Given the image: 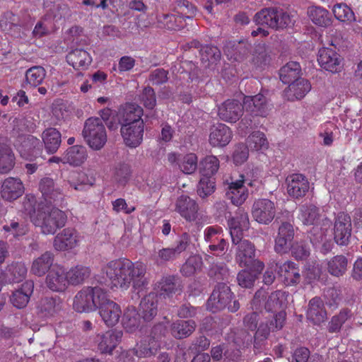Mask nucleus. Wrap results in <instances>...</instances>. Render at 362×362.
Here are the masks:
<instances>
[{
    "mask_svg": "<svg viewBox=\"0 0 362 362\" xmlns=\"http://www.w3.org/2000/svg\"><path fill=\"white\" fill-rule=\"evenodd\" d=\"M299 211L298 218L304 225H315L320 218V209L313 204L300 206Z\"/></svg>",
    "mask_w": 362,
    "mask_h": 362,
    "instance_id": "36",
    "label": "nucleus"
},
{
    "mask_svg": "<svg viewBox=\"0 0 362 362\" xmlns=\"http://www.w3.org/2000/svg\"><path fill=\"white\" fill-rule=\"evenodd\" d=\"M98 308L100 317L107 326L113 327L119 322L122 313L120 307L115 302L109 299L106 293Z\"/></svg>",
    "mask_w": 362,
    "mask_h": 362,
    "instance_id": "16",
    "label": "nucleus"
},
{
    "mask_svg": "<svg viewBox=\"0 0 362 362\" xmlns=\"http://www.w3.org/2000/svg\"><path fill=\"white\" fill-rule=\"evenodd\" d=\"M240 180H233L228 183L226 188V197L228 199L230 200L231 203L235 206L243 204L248 197V191L244 184L252 186L253 183L251 181L244 180L243 175H240Z\"/></svg>",
    "mask_w": 362,
    "mask_h": 362,
    "instance_id": "13",
    "label": "nucleus"
},
{
    "mask_svg": "<svg viewBox=\"0 0 362 362\" xmlns=\"http://www.w3.org/2000/svg\"><path fill=\"white\" fill-rule=\"evenodd\" d=\"M233 298L230 287L225 282H218L207 300V309L212 313L226 308Z\"/></svg>",
    "mask_w": 362,
    "mask_h": 362,
    "instance_id": "7",
    "label": "nucleus"
},
{
    "mask_svg": "<svg viewBox=\"0 0 362 362\" xmlns=\"http://www.w3.org/2000/svg\"><path fill=\"white\" fill-rule=\"evenodd\" d=\"M232 135V132L228 126L218 123L210 129L209 143L214 147L226 146L230 141Z\"/></svg>",
    "mask_w": 362,
    "mask_h": 362,
    "instance_id": "26",
    "label": "nucleus"
},
{
    "mask_svg": "<svg viewBox=\"0 0 362 362\" xmlns=\"http://www.w3.org/2000/svg\"><path fill=\"white\" fill-rule=\"evenodd\" d=\"M216 189L215 178L200 175L199 181L197 186L198 195L202 198H206L212 194Z\"/></svg>",
    "mask_w": 362,
    "mask_h": 362,
    "instance_id": "54",
    "label": "nucleus"
},
{
    "mask_svg": "<svg viewBox=\"0 0 362 362\" xmlns=\"http://www.w3.org/2000/svg\"><path fill=\"white\" fill-rule=\"evenodd\" d=\"M232 243L236 245L235 261L240 267L251 262V258L255 256V247L253 243L247 240H243V235H233Z\"/></svg>",
    "mask_w": 362,
    "mask_h": 362,
    "instance_id": "15",
    "label": "nucleus"
},
{
    "mask_svg": "<svg viewBox=\"0 0 362 362\" xmlns=\"http://www.w3.org/2000/svg\"><path fill=\"white\" fill-rule=\"evenodd\" d=\"M352 225L351 217L344 212L339 213L335 217L333 235L334 242L341 246L347 245L351 236Z\"/></svg>",
    "mask_w": 362,
    "mask_h": 362,
    "instance_id": "9",
    "label": "nucleus"
},
{
    "mask_svg": "<svg viewBox=\"0 0 362 362\" xmlns=\"http://www.w3.org/2000/svg\"><path fill=\"white\" fill-rule=\"evenodd\" d=\"M310 82L300 78L288 84V87L285 90V97L291 101L300 100L310 90Z\"/></svg>",
    "mask_w": 362,
    "mask_h": 362,
    "instance_id": "31",
    "label": "nucleus"
},
{
    "mask_svg": "<svg viewBox=\"0 0 362 362\" xmlns=\"http://www.w3.org/2000/svg\"><path fill=\"white\" fill-rule=\"evenodd\" d=\"M348 259L344 255H336L327 263V272L334 276H343L347 269Z\"/></svg>",
    "mask_w": 362,
    "mask_h": 362,
    "instance_id": "50",
    "label": "nucleus"
},
{
    "mask_svg": "<svg viewBox=\"0 0 362 362\" xmlns=\"http://www.w3.org/2000/svg\"><path fill=\"white\" fill-rule=\"evenodd\" d=\"M183 49L185 52L192 49L196 57L197 53L199 52L201 56V61L206 67L210 64H216L221 57V51L217 47L212 45L202 47L201 43L197 40H193L190 42L186 43Z\"/></svg>",
    "mask_w": 362,
    "mask_h": 362,
    "instance_id": "8",
    "label": "nucleus"
},
{
    "mask_svg": "<svg viewBox=\"0 0 362 362\" xmlns=\"http://www.w3.org/2000/svg\"><path fill=\"white\" fill-rule=\"evenodd\" d=\"M261 91L255 95H247L244 97L243 104L246 112L256 117H267L271 110L268 99L264 93Z\"/></svg>",
    "mask_w": 362,
    "mask_h": 362,
    "instance_id": "10",
    "label": "nucleus"
},
{
    "mask_svg": "<svg viewBox=\"0 0 362 362\" xmlns=\"http://www.w3.org/2000/svg\"><path fill=\"white\" fill-rule=\"evenodd\" d=\"M138 313L145 322L151 321L158 313L157 296L151 293L143 298Z\"/></svg>",
    "mask_w": 362,
    "mask_h": 362,
    "instance_id": "29",
    "label": "nucleus"
},
{
    "mask_svg": "<svg viewBox=\"0 0 362 362\" xmlns=\"http://www.w3.org/2000/svg\"><path fill=\"white\" fill-rule=\"evenodd\" d=\"M244 104L237 100H227L218 107L219 117L227 122H236L243 114Z\"/></svg>",
    "mask_w": 362,
    "mask_h": 362,
    "instance_id": "19",
    "label": "nucleus"
},
{
    "mask_svg": "<svg viewBox=\"0 0 362 362\" xmlns=\"http://www.w3.org/2000/svg\"><path fill=\"white\" fill-rule=\"evenodd\" d=\"M202 265V259L199 255H194L189 256L185 263L182 264V272L187 276L194 274L199 270Z\"/></svg>",
    "mask_w": 362,
    "mask_h": 362,
    "instance_id": "61",
    "label": "nucleus"
},
{
    "mask_svg": "<svg viewBox=\"0 0 362 362\" xmlns=\"http://www.w3.org/2000/svg\"><path fill=\"white\" fill-rule=\"evenodd\" d=\"M249 225L247 213L243 209H238L235 216L228 219L230 236L233 237V235H243V230L247 229Z\"/></svg>",
    "mask_w": 362,
    "mask_h": 362,
    "instance_id": "33",
    "label": "nucleus"
},
{
    "mask_svg": "<svg viewBox=\"0 0 362 362\" xmlns=\"http://www.w3.org/2000/svg\"><path fill=\"white\" fill-rule=\"evenodd\" d=\"M24 192V187L18 178L8 177L1 185V197L4 199L11 202L20 197Z\"/></svg>",
    "mask_w": 362,
    "mask_h": 362,
    "instance_id": "28",
    "label": "nucleus"
},
{
    "mask_svg": "<svg viewBox=\"0 0 362 362\" xmlns=\"http://www.w3.org/2000/svg\"><path fill=\"white\" fill-rule=\"evenodd\" d=\"M79 242V235L74 228H64L54 239L53 246L58 251L75 247Z\"/></svg>",
    "mask_w": 362,
    "mask_h": 362,
    "instance_id": "23",
    "label": "nucleus"
},
{
    "mask_svg": "<svg viewBox=\"0 0 362 362\" xmlns=\"http://www.w3.org/2000/svg\"><path fill=\"white\" fill-rule=\"evenodd\" d=\"M287 192L294 199L304 197L310 189V184L305 175L299 173L288 175L286 179Z\"/></svg>",
    "mask_w": 362,
    "mask_h": 362,
    "instance_id": "20",
    "label": "nucleus"
},
{
    "mask_svg": "<svg viewBox=\"0 0 362 362\" xmlns=\"http://www.w3.org/2000/svg\"><path fill=\"white\" fill-rule=\"evenodd\" d=\"M60 132L55 128H48L42 132V141L47 153L57 152L62 142Z\"/></svg>",
    "mask_w": 362,
    "mask_h": 362,
    "instance_id": "43",
    "label": "nucleus"
},
{
    "mask_svg": "<svg viewBox=\"0 0 362 362\" xmlns=\"http://www.w3.org/2000/svg\"><path fill=\"white\" fill-rule=\"evenodd\" d=\"M352 313L349 309L341 310L338 315L333 316L328 324L327 329L329 333H337L340 331L341 326L349 318Z\"/></svg>",
    "mask_w": 362,
    "mask_h": 362,
    "instance_id": "55",
    "label": "nucleus"
},
{
    "mask_svg": "<svg viewBox=\"0 0 362 362\" xmlns=\"http://www.w3.org/2000/svg\"><path fill=\"white\" fill-rule=\"evenodd\" d=\"M256 279L257 274H253L248 269H243L237 275L238 283L243 288L252 287Z\"/></svg>",
    "mask_w": 362,
    "mask_h": 362,
    "instance_id": "63",
    "label": "nucleus"
},
{
    "mask_svg": "<svg viewBox=\"0 0 362 362\" xmlns=\"http://www.w3.org/2000/svg\"><path fill=\"white\" fill-rule=\"evenodd\" d=\"M38 188L47 202L62 206L64 195L61 187L52 178L42 177L39 182Z\"/></svg>",
    "mask_w": 362,
    "mask_h": 362,
    "instance_id": "12",
    "label": "nucleus"
},
{
    "mask_svg": "<svg viewBox=\"0 0 362 362\" xmlns=\"http://www.w3.org/2000/svg\"><path fill=\"white\" fill-rule=\"evenodd\" d=\"M278 275L284 278L287 284H296L300 281V269L291 261L279 262Z\"/></svg>",
    "mask_w": 362,
    "mask_h": 362,
    "instance_id": "34",
    "label": "nucleus"
},
{
    "mask_svg": "<svg viewBox=\"0 0 362 362\" xmlns=\"http://www.w3.org/2000/svg\"><path fill=\"white\" fill-rule=\"evenodd\" d=\"M270 23L272 29H284L294 24V16L283 9L274 7L272 19Z\"/></svg>",
    "mask_w": 362,
    "mask_h": 362,
    "instance_id": "44",
    "label": "nucleus"
},
{
    "mask_svg": "<svg viewBox=\"0 0 362 362\" xmlns=\"http://www.w3.org/2000/svg\"><path fill=\"white\" fill-rule=\"evenodd\" d=\"M209 276L216 281H228L230 274L228 268L223 264H216L211 266Z\"/></svg>",
    "mask_w": 362,
    "mask_h": 362,
    "instance_id": "60",
    "label": "nucleus"
},
{
    "mask_svg": "<svg viewBox=\"0 0 362 362\" xmlns=\"http://www.w3.org/2000/svg\"><path fill=\"white\" fill-rule=\"evenodd\" d=\"M87 158L86 148L83 146L75 145L69 148L64 157V163L74 166H79Z\"/></svg>",
    "mask_w": 362,
    "mask_h": 362,
    "instance_id": "39",
    "label": "nucleus"
},
{
    "mask_svg": "<svg viewBox=\"0 0 362 362\" xmlns=\"http://www.w3.org/2000/svg\"><path fill=\"white\" fill-rule=\"evenodd\" d=\"M247 146L252 151H260L268 148V141L264 134L257 131L247 137Z\"/></svg>",
    "mask_w": 362,
    "mask_h": 362,
    "instance_id": "56",
    "label": "nucleus"
},
{
    "mask_svg": "<svg viewBox=\"0 0 362 362\" xmlns=\"http://www.w3.org/2000/svg\"><path fill=\"white\" fill-rule=\"evenodd\" d=\"M123 336L121 330L112 329L98 335L97 339L98 349L102 354H112Z\"/></svg>",
    "mask_w": 362,
    "mask_h": 362,
    "instance_id": "22",
    "label": "nucleus"
},
{
    "mask_svg": "<svg viewBox=\"0 0 362 362\" xmlns=\"http://www.w3.org/2000/svg\"><path fill=\"white\" fill-rule=\"evenodd\" d=\"M333 13L335 18L342 22L353 21L355 16L353 11L345 4H337L333 6Z\"/></svg>",
    "mask_w": 362,
    "mask_h": 362,
    "instance_id": "59",
    "label": "nucleus"
},
{
    "mask_svg": "<svg viewBox=\"0 0 362 362\" xmlns=\"http://www.w3.org/2000/svg\"><path fill=\"white\" fill-rule=\"evenodd\" d=\"M219 168V160L214 156L205 157L200 163V175L214 177Z\"/></svg>",
    "mask_w": 362,
    "mask_h": 362,
    "instance_id": "52",
    "label": "nucleus"
},
{
    "mask_svg": "<svg viewBox=\"0 0 362 362\" xmlns=\"http://www.w3.org/2000/svg\"><path fill=\"white\" fill-rule=\"evenodd\" d=\"M308 15L313 23L321 27L331 25L332 21L327 10L320 6H310L308 9Z\"/></svg>",
    "mask_w": 362,
    "mask_h": 362,
    "instance_id": "49",
    "label": "nucleus"
},
{
    "mask_svg": "<svg viewBox=\"0 0 362 362\" xmlns=\"http://www.w3.org/2000/svg\"><path fill=\"white\" fill-rule=\"evenodd\" d=\"M82 135L88 145L94 150L101 149L107 142V133L101 119L91 117L83 125Z\"/></svg>",
    "mask_w": 362,
    "mask_h": 362,
    "instance_id": "4",
    "label": "nucleus"
},
{
    "mask_svg": "<svg viewBox=\"0 0 362 362\" xmlns=\"http://www.w3.org/2000/svg\"><path fill=\"white\" fill-rule=\"evenodd\" d=\"M21 25L20 17L11 11L5 12L0 19L1 30L11 35L19 34Z\"/></svg>",
    "mask_w": 362,
    "mask_h": 362,
    "instance_id": "37",
    "label": "nucleus"
},
{
    "mask_svg": "<svg viewBox=\"0 0 362 362\" xmlns=\"http://www.w3.org/2000/svg\"><path fill=\"white\" fill-rule=\"evenodd\" d=\"M286 313L284 310L279 311L272 319L259 324L254 335V346L260 348L269 338L271 332L281 330L286 322Z\"/></svg>",
    "mask_w": 362,
    "mask_h": 362,
    "instance_id": "6",
    "label": "nucleus"
},
{
    "mask_svg": "<svg viewBox=\"0 0 362 362\" xmlns=\"http://www.w3.org/2000/svg\"><path fill=\"white\" fill-rule=\"evenodd\" d=\"M317 61L320 66L332 73L340 71L341 58L334 50L328 47L319 49Z\"/></svg>",
    "mask_w": 362,
    "mask_h": 362,
    "instance_id": "21",
    "label": "nucleus"
},
{
    "mask_svg": "<svg viewBox=\"0 0 362 362\" xmlns=\"http://www.w3.org/2000/svg\"><path fill=\"white\" fill-rule=\"evenodd\" d=\"M180 253L179 246L177 248H163L158 252L155 258L157 264H163L175 259Z\"/></svg>",
    "mask_w": 362,
    "mask_h": 362,
    "instance_id": "64",
    "label": "nucleus"
},
{
    "mask_svg": "<svg viewBox=\"0 0 362 362\" xmlns=\"http://www.w3.org/2000/svg\"><path fill=\"white\" fill-rule=\"evenodd\" d=\"M30 219L35 226L40 228L42 233L49 235L54 234L65 226L66 215L57 208L49 210L47 207H41L30 215Z\"/></svg>",
    "mask_w": 362,
    "mask_h": 362,
    "instance_id": "2",
    "label": "nucleus"
},
{
    "mask_svg": "<svg viewBox=\"0 0 362 362\" xmlns=\"http://www.w3.org/2000/svg\"><path fill=\"white\" fill-rule=\"evenodd\" d=\"M66 273L69 284L77 286L83 284L90 276L91 270L88 267L77 265Z\"/></svg>",
    "mask_w": 362,
    "mask_h": 362,
    "instance_id": "47",
    "label": "nucleus"
},
{
    "mask_svg": "<svg viewBox=\"0 0 362 362\" xmlns=\"http://www.w3.org/2000/svg\"><path fill=\"white\" fill-rule=\"evenodd\" d=\"M307 318L315 325H320L327 318L324 303L320 297L313 298L309 301Z\"/></svg>",
    "mask_w": 362,
    "mask_h": 362,
    "instance_id": "30",
    "label": "nucleus"
},
{
    "mask_svg": "<svg viewBox=\"0 0 362 362\" xmlns=\"http://www.w3.org/2000/svg\"><path fill=\"white\" fill-rule=\"evenodd\" d=\"M112 288L127 290L131 286L134 292L139 293L148 288L149 278L146 266L141 262H132L127 259H118L109 262L104 267Z\"/></svg>",
    "mask_w": 362,
    "mask_h": 362,
    "instance_id": "1",
    "label": "nucleus"
},
{
    "mask_svg": "<svg viewBox=\"0 0 362 362\" xmlns=\"http://www.w3.org/2000/svg\"><path fill=\"white\" fill-rule=\"evenodd\" d=\"M66 276L62 267H54L46 277V285L52 291L62 292L69 285Z\"/></svg>",
    "mask_w": 362,
    "mask_h": 362,
    "instance_id": "25",
    "label": "nucleus"
},
{
    "mask_svg": "<svg viewBox=\"0 0 362 362\" xmlns=\"http://www.w3.org/2000/svg\"><path fill=\"white\" fill-rule=\"evenodd\" d=\"M159 346L158 343L147 337L137 343L132 351L139 358L150 357L156 353Z\"/></svg>",
    "mask_w": 362,
    "mask_h": 362,
    "instance_id": "42",
    "label": "nucleus"
},
{
    "mask_svg": "<svg viewBox=\"0 0 362 362\" xmlns=\"http://www.w3.org/2000/svg\"><path fill=\"white\" fill-rule=\"evenodd\" d=\"M18 149L21 156L28 160H34L42 157V142L32 135L21 136Z\"/></svg>",
    "mask_w": 362,
    "mask_h": 362,
    "instance_id": "14",
    "label": "nucleus"
},
{
    "mask_svg": "<svg viewBox=\"0 0 362 362\" xmlns=\"http://www.w3.org/2000/svg\"><path fill=\"white\" fill-rule=\"evenodd\" d=\"M3 230L12 235L13 237L17 238L25 235L28 231V228L23 222L12 220L9 224L3 226Z\"/></svg>",
    "mask_w": 362,
    "mask_h": 362,
    "instance_id": "62",
    "label": "nucleus"
},
{
    "mask_svg": "<svg viewBox=\"0 0 362 362\" xmlns=\"http://www.w3.org/2000/svg\"><path fill=\"white\" fill-rule=\"evenodd\" d=\"M253 218L260 224L268 225L276 215L274 203L268 199H259L254 202L252 207Z\"/></svg>",
    "mask_w": 362,
    "mask_h": 362,
    "instance_id": "11",
    "label": "nucleus"
},
{
    "mask_svg": "<svg viewBox=\"0 0 362 362\" xmlns=\"http://www.w3.org/2000/svg\"><path fill=\"white\" fill-rule=\"evenodd\" d=\"M66 62L75 69H86L91 63L92 59L88 52L83 49H75L68 53Z\"/></svg>",
    "mask_w": 362,
    "mask_h": 362,
    "instance_id": "35",
    "label": "nucleus"
},
{
    "mask_svg": "<svg viewBox=\"0 0 362 362\" xmlns=\"http://www.w3.org/2000/svg\"><path fill=\"white\" fill-rule=\"evenodd\" d=\"M204 239L209 243V250L211 252L222 253L228 247V243L223 238V230L220 227H208L204 232Z\"/></svg>",
    "mask_w": 362,
    "mask_h": 362,
    "instance_id": "24",
    "label": "nucleus"
},
{
    "mask_svg": "<svg viewBox=\"0 0 362 362\" xmlns=\"http://www.w3.org/2000/svg\"><path fill=\"white\" fill-rule=\"evenodd\" d=\"M28 269L22 262H13L6 269V275L8 279L17 283L21 281L26 276Z\"/></svg>",
    "mask_w": 362,
    "mask_h": 362,
    "instance_id": "51",
    "label": "nucleus"
},
{
    "mask_svg": "<svg viewBox=\"0 0 362 362\" xmlns=\"http://www.w3.org/2000/svg\"><path fill=\"white\" fill-rule=\"evenodd\" d=\"M131 166L125 163L116 164L112 170V179L117 186H125L131 180Z\"/></svg>",
    "mask_w": 362,
    "mask_h": 362,
    "instance_id": "41",
    "label": "nucleus"
},
{
    "mask_svg": "<svg viewBox=\"0 0 362 362\" xmlns=\"http://www.w3.org/2000/svg\"><path fill=\"white\" fill-rule=\"evenodd\" d=\"M141 316L134 307H128L122 317L124 329L129 333L137 330L141 323Z\"/></svg>",
    "mask_w": 362,
    "mask_h": 362,
    "instance_id": "48",
    "label": "nucleus"
},
{
    "mask_svg": "<svg viewBox=\"0 0 362 362\" xmlns=\"http://www.w3.org/2000/svg\"><path fill=\"white\" fill-rule=\"evenodd\" d=\"M34 283L33 281H26L21 286L12 292L10 301L18 309L25 308L33 293Z\"/></svg>",
    "mask_w": 362,
    "mask_h": 362,
    "instance_id": "27",
    "label": "nucleus"
},
{
    "mask_svg": "<svg viewBox=\"0 0 362 362\" xmlns=\"http://www.w3.org/2000/svg\"><path fill=\"white\" fill-rule=\"evenodd\" d=\"M285 293L281 291H276L267 296L266 291L258 290L252 300L251 307L252 310H262L264 307L266 311L277 313L284 310L286 307Z\"/></svg>",
    "mask_w": 362,
    "mask_h": 362,
    "instance_id": "5",
    "label": "nucleus"
},
{
    "mask_svg": "<svg viewBox=\"0 0 362 362\" xmlns=\"http://www.w3.org/2000/svg\"><path fill=\"white\" fill-rule=\"evenodd\" d=\"M44 5L46 10L45 16L52 17L57 21L71 16V10L66 4L62 2L52 3L46 1Z\"/></svg>",
    "mask_w": 362,
    "mask_h": 362,
    "instance_id": "40",
    "label": "nucleus"
},
{
    "mask_svg": "<svg viewBox=\"0 0 362 362\" xmlns=\"http://www.w3.org/2000/svg\"><path fill=\"white\" fill-rule=\"evenodd\" d=\"M14 165L15 156L12 149L4 140L0 141V173H8Z\"/></svg>",
    "mask_w": 362,
    "mask_h": 362,
    "instance_id": "45",
    "label": "nucleus"
},
{
    "mask_svg": "<svg viewBox=\"0 0 362 362\" xmlns=\"http://www.w3.org/2000/svg\"><path fill=\"white\" fill-rule=\"evenodd\" d=\"M301 68L299 63L289 62L279 70L281 81L285 84H289L300 78Z\"/></svg>",
    "mask_w": 362,
    "mask_h": 362,
    "instance_id": "46",
    "label": "nucleus"
},
{
    "mask_svg": "<svg viewBox=\"0 0 362 362\" xmlns=\"http://www.w3.org/2000/svg\"><path fill=\"white\" fill-rule=\"evenodd\" d=\"M294 238V228L291 223L284 221L279 227L275 238L274 250L278 253L287 252L292 245Z\"/></svg>",
    "mask_w": 362,
    "mask_h": 362,
    "instance_id": "18",
    "label": "nucleus"
},
{
    "mask_svg": "<svg viewBox=\"0 0 362 362\" xmlns=\"http://www.w3.org/2000/svg\"><path fill=\"white\" fill-rule=\"evenodd\" d=\"M144 110L136 104H127L124 108L122 115L119 119L120 124H144L141 118Z\"/></svg>",
    "mask_w": 362,
    "mask_h": 362,
    "instance_id": "32",
    "label": "nucleus"
},
{
    "mask_svg": "<svg viewBox=\"0 0 362 362\" xmlns=\"http://www.w3.org/2000/svg\"><path fill=\"white\" fill-rule=\"evenodd\" d=\"M61 309L59 299L46 297L42 299L40 305V312L45 317L52 316Z\"/></svg>",
    "mask_w": 362,
    "mask_h": 362,
    "instance_id": "58",
    "label": "nucleus"
},
{
    "mask_svg": "<svg viewBox=\"0 0 362 362\" xmlns=\"http://www.w3.org/2000/svg\"><path fill=\"white\" fill-rule=\"evenodd\" d=\"M199 210L196 201L189 197L182 195V216L187 221H194Z\"/></svg>",
    "mask_w": 362,
    "mask_h": 362,
    "instance_id": "57",
    "label": "nucleus"
},
{
    "mask_svg": "<svg viewBox=\"0 0 362 362\" xmlns=\"http://www.w3.org/2000/svg\"><path fill=\"white\" fill-rule=\"evenodd\" d=\"M120 124L124 144L132 148H136L143 141L144 124Z\"/></svg>",
    "mask_w": 362,
    "mask_h": 362,
    "instance_id": "17",
    "label": "nucleus"
},
{
    "mask_svg": "<svg viewBox=\"0 0 362 362\" xmlns=\"http://www.w3.org/2000/svg\"><path fill=\"white\" fill-rule=\"evenodd\" d=\"M105 291L99 286H87L78 291L74 298L73 308L78 313L95 310L105 298Z\"/></svg>",
    "mask_w": 362,
    "mask_h": 362,
    "instance_id": "3",
    "label": "nucleus"
},
{
    "mask_svg": "<svg viewBox=\"0 0 362 362\" xmlns=\"http://www.w3.org/2000/svg\"><path fill=\"white\" fill-rule=\"evenodd\" d=\"M45 76V69L42 66H35L26 71L25 80L30 86L37 87L43 82Z\"/></svg>",
    "mask_w": 362,
    "mask_h": 362,
    "instance_id": "53",
    "label": "nucleus"
},
{
    "mask_svg": "<svg viewBox=\"0 0 362 362\" xmlns=\"http://www.w3.org/2000/svg\"><path fill=\"white\" fill-rule=\"evenodd\" d=\"M54 255L51 252H45L33 261L30 269L31 273L37 276L45 275L52 267Z\"/></svg>",
    "mask_w": 362,
    "mask_h": 362,
    "instance_id": "38",
    "label": "nucleus"
}]
</instances>
